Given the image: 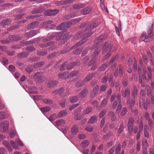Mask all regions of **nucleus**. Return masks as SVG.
Returning <instances> with one entry per match:
<instances>
[{"mask_svg":"<svg viewBox=\"0 0 154 154\" xmlns=\"http://www.w3.org/2000/svg\"><path fill=\"white\" fill-rule=\"evenodd\" d=\"M130 89L128 88H126L124 92L122 94V96L124 97H128L130 94Z\"/></svg>","mask_w":154,"mask_h":154,"instance_id":"nucleus-29","label":"nucleus"},{"mask_svg":"<svg viewBox=\"0 0 154 154\" xmlns=\"http://www.w3.org/2000/svg\"><path fill=\"white\" fill-rule=\"evenodd\" d=\"M82 50V48L77 49L73 51V53L74 54L78 55L80 54Z\"/></svg>","mask_w":154,"mask_h":154,"instance_id":"nucleus-60","label":"nucleus"},{"mask_svg":"<svg viewBox=\"0 0 154 154\" xmlns=\"http://www.w3.org/2000/svg\"><path fill=\"white\" fill-rule=\"evenodd\" d=\"M29 54L28 53L26 52H23L18 54L17 57L20 58H23L26 57Z\"/></svg>","mask_w":154,"mask_h":154,"instance_id":"nucleus-32","label":"nucleus"},{"mask_svg":"<svg viewBox=\"0 0 154 154\" xmlns=\"http://www.w3.org/2000/svg\"><path fill=\"white\" fill-rule=\"evenodd\" d=\"M57 83V82L56 81H51L48 83L47 86L48 87L51 88L54 87Z\"/></svg>","mask_w":154,"mask_h":154,"instance_id":"nucleus-21","label":"nucleus"},{"mask_svg":"<svg viewBox=\"0 0 154 154\" xmlns=\"http://www.w3.org/2000/svg\"><path fill=\"white\" fill-rule=\"evenodd\" d=\"M142 141L143 148H147L148 146V144L147 140L145 139H143Z\"/></svg>","mask_w":154,"mask_h":154,"instance_id":"nucleus-33","label":"nucleus"},{"mask_svg":"<svg viewBox=\"0 0 154 154\" xmlns=\"http://www.w3.org/2000/svg\"><path fill=\"white\" fill-rule=\"evenodd\" d=\"M84 84L83 81H79L76 82L75 86L76 87H79L82 86Z\"/></svg>","mask_w":154,"mask_h":154,"instance_id":"nucleus-47","label":"nucleus"},{"mask_svg":"<svg viewBox=\"0 0 154 154\" xmlns=\"http://www.w3.org/2000/svg\"><path fill=\"white\" fill-rule=\"evenodd\" d=\"M118 68L119 69V75L120 77H122L123 75V67L121 64H119L118 66Z\"/></svg>","mask_w":154,"mask_h":154,"instance_id":"nucleus-37","label":"nucleus"},{"mask_svg":"<svg viewBox=\"0 0 154 154\" xmlns=\"http://www.w3.org/2000/svg\"><path fill=\"white\" fill-rule=\"evenodd\" d=\"M42 101L45 103L48 104H51L53 103L52 100L49 99L44 98L42 99Z\"/></svg>","mask_w":154,"mask_h":154,"instance_id":"nucleus-34","label":"nucleus"},{"mask_svg":"<svg viewBox=\"0 0 154 154\" xmlns=\"http://www.w3.org/2000/svg\"><path fill=\"white\" fill-rule=\"evenodd\" d=\"M85 130L89 132H92L93 131V127L91 126H88L85 128Z\"/></svg>","mask_w":154,"mask_h":154,"instance_id":"nucleus-63","label":"nucleus"},{"mask_svg":"<svg viewBox=\"0 0 154 154\" xmlns=\"http://www.w3.org/2000/svg\"><path fill=\"white\" fill-rule=\"evenodd\" d=\"M76 63L75 62H72L69 64H67V63L66 65V68L67 70L70 69L72 68L76 64Z\"/></svg>","mask_w":154,"mask_h":154,"instance_id":"nucleus-28","label":"nucleus"},{"mask_svg":"<svg viewBox=\"0 0 154 154\" xmlns=\"http://www.w3.org/2000/svg\"><path fill=\"white\" fill-rule=\"evenodd\" d=\"M134 122V119L132 118L129 119L128 125V131L130 134L133 132V125Z\"/></svg>","mask_w":154,"mask_h":154,"instance_id":"nucleus-5","label":"nucleus"},{"mask_svg":"<svg viewBox=\"0 0 154 154\" xmlns=\"http://www.w3.org/2000/svg\"><path fill=\"white\" fill-rule=\"evenodd\" d=\"M74 0H69L66 1H59L56 2L55 4L58 5H62L67 4H70L72 3Z\"/></svg>","mask_w":154,"mask_h":154,"instance_id":"nucleus-12","label":"nucleus"},{"mask_svg":"<svg viewBox=\"0 0 154 154\" xmlns=\"http://www.w3.org/2000/svg\"><path fill=\"white\" fill-rule=\"evenodd\" d=\"M106 36H105L104 35H101L100 36L97 37L96 38V40L98 42H100L104 39Z\"/></svg>","mask_w":154,"mask_h":154,"instance_id":"nucleus-49","label":"nucleus"},{"mask_svg":"<svg viewBox=\"0 0 154 154\" xmlns=\"http://www.w3.org/2000/svg\"><path fill=\"white\" fill-rule=\"evenodd\" d=\"M135 102L134 99H131L130 98L128 99L127 100V104L129 105V106L131 108L134 105Z\"/></svg>","mask_w":154,"mask_h":154,"instance_id":"nucleus-16","label":"nucleus"},{"mask_svg":"<svg viewBox=\"0 0 154 154\" xmlns=\"http://www.w3.org/2000/svg\"><path fill=\"white\" fill-rule=\"evenodd\" d=\"M145 91L143 89H141L140 92V97L142 99H143L145 97Z\"/></svg>","mask_w":154,"mask_h":154,"instance_id":"nucleus-57","label":"nucleus"},{"mask_svg":"<svg viewBox=\"0 0 154 154\" xmlns=\"http://www.w3.org/2000/svg\"><path fill=\"white\" fill-rule=\"evenodd\" d=\"M59 10L57 9L55 10H48L45 11V14L47 16L54 15L58 13Z\"/></svg>","mask_w":154,"mask_h":154,"instance_id":"nucleus-6","label":"nucleus"},{"mask_svg":"<svg viewBox=\"0 0 154 154\" xmlns=\"http://www.w3.org/2000/svg\"><path fill=\"white\" fill-rule=\"evenodd\" d=\"M79 127L77 125H74L72 127L71 131L73 134H76L78 132Z\"/></svg>","mask_w":154,"mask_h":154,"instance_id":"nucleus-18","label":"nucleus"},{"mask_svg":"<svg viewBox=\"0 0 154 154\" xmlns=\"http://www.w3.org/2000/svg\"><path fill=\"white\" fill-rule=\"evenodd\" d=\"M88 93V92L87 89L85 88L79 93V97L82 98H84L87 96Z\"/></svg>","mask_w":154,"mask_h":154,"instance_id":"nucleus-14","label":"nucleus"},{"mask_svg":"<svg viewBox=\"0 0 154 154\" xmlns=\"http://www.w3.org/2000/svg\"><path fill=\"white\" fill-rule=\"evenodd\" d=\"M11 21L9 19H6L0 22V25L4 27L6 25H9L11 23Z\"/></svg>","mask_w":154,"mask_h":154,"instance_id":"nucleus-10","label":"nucleus"},{"mask_svg":"<svg viewBox=\"0 0 154 154\" xmlns=\"http://www.w3.org/2000/svg\"><path fill=\"white\" fill-rule=\"evenodd\" d=\"M43 11V9L42 8H38L34 9L31 11L32 14H36L42 12Z\"/></svg>","mask_w":154,"mask_h":154,"instance_id":"nucleus-30","label":"nucleus"},{"mask_svg":"<svg viewBox=\"0 0 154 154\" xmlns=\"http://www.w3.org/2000/svg\"><path fill=\"white\" fill-rule=\"evenodd\" d=\"M44 64L43 62H41L35 63L33 66L35 68H38L43 66Z\"/></svg>","mask_w":154,"mask_h":154,"instance_id":"nucleus-38","label":"nucleus"},{"mask_svg":"<svg viewBox=\"0 0 154 154\" xmlns=\"http://www.w3.org/2000/svg\"><path fill=\"white\" fill-rule=\"evenodd\" d=\"M42 72H37L33 76V78L37 82H41L42 80Z\"/></svg>","mask_w":154,"mask_h":154,"instance_id":"nucleus-7","label":"nucleus"},{"mask_svg":"<svg viewBox=\"0 0 154 154\" xmlns=\"http://www.w3.org/2000/svg\"><path fill=\"white\" fill-rule=\"evenodd\" d=\"M94 75V74L93 73L88 74L86 76L85 78L84 79V81L86 82H88L93 78Z\"/></svg>","mask_w":154,"mask_h":154,"instance_id":"nucleus-25","label":"nucleus"},{"mask_svg":"<svg viewBox=\"0 0 154 154\" xmlns=\"http://www.w3.org/2000/svg\"><path fill=\"white\" fill-rule=\"evenodd\" d=\"M38 17V15H29L27 16L26 19L20 21V23H23L27 21L28 20L33 19Z\"/></svg>","mask_w":154,"mask_h":154,"instance_id":"nucleus-17","label":"nucleus"},{"mask_svg":"<svg viewBox=\"0 0 154 154\" xmlns=\"http://www.w3.org/2000/svg\"><path fill=\"white\" fill-rule=\"evenodd\" d=\"M132 94L133 97H136L137 95V89L136 86H134L132 90Z\"/></svg>","mask_w":154,"mask_h":154,"instance_id":"nucleus-31","label":"nucleus"},{"mask_svg":"<svg viewBox=\"0 0 154 154\" xmlns=\"http://www.w3.org/2000/svg\"><path fill=\"white\" fill-rule=\"evenodd\" d=\"M85 5L84 4H79L74 5L73 6V8L76 9H79L84 7Z\"/></svg>","mask_w":154,"mask_h":154,"instance_id":"nucleus-35","label":"nucleus"},{"mask_svg":"<svg viewBox=\"0 0 154 154\" xmlns=\"http://www.w3.org/2000/svg\"><path fill=\"white\" fill-rule=\"evenodd\" d=\"M51 109L48 106L43 107L40 108V109L42 112H46L49 111Z\"/></svg>","mask_w":154,"mask_h":154,"instance_id":"nucleus-40","label":"nucleus"},{"mask_svg":"<svg viewBox=\"0 0 154 154\" xmlns=\"http://www.w3.org/2000/svg\"><path fill=\"white\" fill-rule=\"evenodd\" d=\"M37 32L36 30H32L31 31L26 33L25 36L27 38H31L36 35Z\"/></svg>","mask_w":154,"mask_h":154,"instance_id":"nucleus-11","label":"nucleus"},{"mask_svg":"<svg viewBox=\"0 0 154 154\" xmlns=\"http://www.w3.org/2000/svg\"><path fill=\"white\" fill-rule=\"evenodd\" d=\"M10 143L14 149L17 150L19 149L18 145L15 143L14 141L13 140H11L10 141Z\"/></svg>","mask_w":154,"mask_h":154,"instance_id":"nucleus-48","label":"nucleus"},{"mask_svg":"<svg viewBox=\"0 0 154 154\" xmlns=\"http://www.w3.org/2000/svg\"><path fill=\"white\" fill-rule=\"evenodd\" d=\"M67 113L66 111L65 110H63L60 111L57 115V117L60 118L62 117L66 116L67 115Z\"/></svg>","mask_w":154,"mask_h":154,"instance_id":"nucleus-26","label":"nucleus"},{"mask_svg":"<svg viewBox=\"0 0 154 154\" xmlns=\"http://www.w3.org/2000/svg\"><path fill=\"white\" fill-rule=\"evenodd\" d=\"M55 36L56 37V39L57 40H59L60 39L61 37V34L60 33H53L50 37L48 38H43L42 39V41L43 42H45L51 40Z\"/></svg>","mask_w":154,"mask_h":154,"instance_id":"nucleus-3","label":"nucleus"},{"mask_svg":"<svg viewBox=\"0 0 154 154\" xmlns=\"http://www.w3.org/2000/svg\"><path fill=\"white\" fill-rule=\"evenodd\" d=\"M153 24H150L149 25L148 29V35H146V32H144L142 35L139 40L140 41H143L145 42H148L151 41L153 39Z\"/></svg>","mask_w":154,"mask_h":154,"instance_id":"nucleus-1","label":"nucleus"},{"mask_svg":"<svg viewBox=\"0 0 154 154\" xmlns=\"http://www.w3.org/2000/svg\"><path fill=\"white\" fill-rule=\"evenodd\" d=\"M109 115L111 116V119L112 121H114L116 120V116L114 112H109Z\"/></svg>","mask_w":154,"mask_h":154,"instance_id":"nucleus-54","label":"nucleus"},{"mask_svg":"<svg viewBox=\"0 0 154 154\" xmlns=\"http://www.w3.org/2000/svg\"><path fill=\"white\" fill-rule=\"evenodd\" d=\"M121 146L120 144L117 145L116 150V154H119L121 150Z\"/></svg>","mask_w":154,"mask_h":154,"instance_id":"nucleus-62","label":"nucleus"},{"mask_svg":"<svg viewBox=\"0 0 154 154\" xmlns=\"http://www.w3.org/2000/svg\"><path fill=\"white\" fill-rule=\"evenodd\" d=\"M92 110V109L90 107H87L84 112V113L85 114H88L91 112Z\"/></svg>","mask_w":154,"mask_h":154,"instance_id":"nucleus-55","label":"nucleus"},{"mask_svg":"<svg viewBox=\"0 0 154 154\" xmlns=\"http://www.w3.org/2000/svg\"><path fill=\"white\" fill-rule=\"evenodd\" d=\"M86 40L87 39L85 38L82 39L81 41L79 42L75 45L72 46V48H75L78 47L79 46H80V45L84 43L86 41Z\"/></svg>","mask_w":154,"mask_h":154,"instance_id":"nucleus-20","label":"nucleus"},{"mask_svg":"<svg viewBox=\"0 0 154 154\" xmlns=\"http://www.w3.org/2000/svg\"><path fill=\"white\" fill-rule=\"evenodd\" d=\"M107 65L106 63L103 64L99 68V70L102 71L105 70L107 67Z\"/></svg>","mask_w":154,"mask_h":154,"instance_id":"nucleus-64","label":"nucleus"},{"mask_svg":"<svg viewBox=\"0 0 154 154\" xmlns=\"http://www.w3.org/2000/svg\"><path fill=\"white\" fill-rule=\"evenodd\" d=\"M106 110L105 109H103L100 112L99 114V117L100 118L102 117L105 114Z\"/></svg>","mask_w":154,"mask_h":154,"instance_id":"nucleus-59","label":"nucleus"},{"mask_svg":"<svg viewBox=\"0 0 154 154\" xmlns=\"http://www.w3.org/2000/svg\"><path fill=\"white\" fill-rule=\"evenodd\" d=\"M113 135V134L111 132L108 133L104 135L103 137V139L104 140L108 139L111 136Z\"/></svg>","mask_w":154,"mask_h":154,"instance_id":"nucleus-44","label":"nucleus"},{"mask_svg":"<svg viewBox=\"0 0 154 154\" xmlns=\"http://www.w3.org/2000/svg\"><path fill=\"white\" fill-rule=\"evenodd\" d=\"M99 89V86L97 85L95 86L91 92L90 96L91 97H94L97 94Z\"/></svg>","mask_w":154,"mask_h":154,"instance_id":"nucleus-13","label":"nucleus"},{"mask_svg":"<svg viewBox=\"0 0 154 154\" xmlns=\"http://www.w3.org/2000/svg\"><path fill=\"white\" fill-rule=\"evenodd\" d=\"M97 120V117L96 116H91L88 120V122L89 123L92 124L95 123Z\"/></svg>","mask_w":154,"mask_h":154,"instance_id":"nucleus-27","label":"nucleus"},{"mask_svg":"<svg viewBox=\"0 0 154 154\" xmlns=\"http://www.w3.org/2000/svg\"><path fill=\"white\" fill-rule=\"evenodd\" d=\"M146 89L147 91V94L148 96H151L152 95L153 92L152 90L150 88V86L148 85L146 86Z\"/></svg>","mask_w":154,"mask_h":154,"instance_id":"nucleus-19","label":"nucleus"},{"mask_svg":"<svg viewBox=\"0 0 154 154\" xmlns=\"http://www.w3.org/2000/svg\"><path fill=\"white\" fill-rule=\"evenodd\" d=\"M78 74V71L77 70L73 71L69 74L68 77L69 78L73 77L77 75Z\"/></svg>","mask_w":154,"mask_h":154,"instance_id":"nucleus-41","label":"nucleus"},{"mask_svg":"<svg viewBox=\"0 0 154 154\" xmlns=\"http://www.w3.org/2000/svg\"><path fill=\"white\" fill-rule=\"evenodd\" d=\"M8 126L9 123L7 121H3L0 125V130L3 132L5 131L8 129Z\"/></svg>","mask_w":154,"mask_h":154,"instance_id":"nucleus-4","label":"nucleus"},{"mask_svg":"<svg viewBox=\"0 0 154 154\" xmlns=\"http://www.w3.org/2000/svg\"><path fill=\"white\" fill-rule=\"evenodd\" d=\"M147 125H145L144 126V134L145 137L148 138L149 136V134L147 130Z\"/></svg>","mask_w":154,"mask_h":154,"instance_id":"nucleus-43","label":"nucleus"},{"mask_svg":"<svg viewBox=\"0 0 154 154\" xmlns=\"http://www.w3.org/2000/svg\"><path fill=\"white\" fill-rule=\"evenodd\" d=\"M108 100L107 99L104 98V99L102 101L101 104V107H105L107 103Z\"/></svg>","mask_w":154,"mask_h":154,"instance_id":"nucleus-52","label":"nucleus"},{"mask_svg":"<svg viewBox=\"0 0 154 154\" xmlns=\"http://www.w3.org/2000/svg\"><path fill=\"white\" fill-rule=\"evenodd\" d=\"M33 42L32 41H23L22 43L21 44V45H14V48L15 49H17V48H21V46H24L25 45H26L28 44L32 43Z\"/></svg>","mask_w":154,"mask_h":154,"instance_id":"nucleus-9","label":"nucleus"},{"mask_svg":"<svg viewBox=\"0 0 154 154\" xmlns=\"http://www.w3.org/2000/svg\"><path fill=\"white\" fill-rule=\"evenodd\" d=\"M91 8L90 7H86L81 11V12L83 14H86L89 13L91 11Z\"/></svg>","mask_w":154,"mask_h":154,"instance_id":"nucleus-24","label":"nucleus"},{"mask_svg":"<svg viewBox=\"0 0 154 154\" xmlns=\"http://www.w3.org/2000/svg\"><path fill=\"white\" fill-rule=\"evenodd\" d=\"M122 108V105L121 102H119V103L117 109L116 110V112L117 113H119L121 110Z\"/></svg>","mask_w":154,"mask_h":154,"instance_id":"nucleus-53","label":"nucleus"},{"mask_svg":"<svg viewBox=\"0 0 154 154\" xmlns=\"http://www.w3.org/2000/svg\"><path fill=\"white\" fill-rule=\"evenodd\" d=\"M118 56L117 55H116L115 56L113 57L109 62V64H111L113 63L115 61L118 60Z\"/></svg>","mask_w":154,"mask_h":154,"instance_id":"nucleus-50","label":"nucleus"},{"mask_svg":"<svg viewBox=\"0 0 154 154\" xmlns=\"http://www.w3.org/2000/svg\"><path fill=\"white\" fill-rule=\"evenodd\" d=\"M65 123V121L63 119H60L56 122V125L57 126L61 125Z\"/></svg>","mask_w":154,"mask_h":154,"instance_id":"nucleus-51","label":"nucleus"},{"mask_svg":"<svg viewBox=\"0 0 154 154\" xmlns=\"http://www.w3.org/2000/svg\"><path fill=\"white\" fill-rule=\"evenodd\" d=\"M3 145L5 146L10 151H11L12 148L10 145L9 143L7 141H4L3 143Z\"/></svg>","mask_w":154,"mask_h":154,"instance_id":"nucleus-45","label":"nucleus"},{"mask_svg":"<svg viewBox=\"0 0 154 154\" xmlns=\"http://www.w3.org/2000/svg\"><path fill=\"white\" fill-rule=\"evenodd\" d=\"M47 54V52L44 50H40L37 52V54L39 56H44Z\"/></svg>","mask_w":154,"mask_h":154,"instance_id":"nucleus-56","label":"nucleus"},{"mask_svg":"<svg viewBox=\"0 0 154 154\" xmlns=\"http://www.w3.org/2000/svg\"><path fill=\"white\" fill-rule=\"evenodd\" d=\"M9 38L11 40H20L21 37L17 35H11L9 37Z\"/></svg>","mask_w":154,"mask_h":154,"instance_id":"nucleus-22","label":"nucleus"},{"mask_svg":"<svg viewBox=\"0 0 154 154\" xmlns=\"http://www.w3.org/2000/svg\"><path fill=\"white\" fill-rule=\"evenodd\" d=\"M39 23L38 22L34 21L29 24L27 27L28 29H31L35 28L38 24Z\"/></svg>","mask_w":154,"mask_h":154,"instance_id":"nucleus-15","label":"nucleus"},{"mask_svg":"<svg viewBox=\"0 0 154 154\" xmlns=\"http://www.w3.org/2000/svg\"><path fill=\"white\" fill-rule=\"evenodd\" d=\"M100 50L98 49H95L94 51L92 53L91 57L93 59H95L98 55L99 53L100 52Z\"/></svg>","mask_w":154,"mask_h":154,"instance_id":"nucleus-23","label":"nucleus"},{"mask_svg":"<svg viewBox=\"0 0 154 154\" xmlns=\"http://www.w3.org/2000/svg\"><path fill=\"white\" fill-rule=\"evenodd\" d=\"M7 116L6 113L4 112H0V119H4L6 118Z\"/></svg>","mask_w":154,"mask_h":154,"instance_id":"nucleus-58","label":"nucleus"},{"mask_svg":"<svg viewBox=\"0 0 154 154\" xmlns=\"http://www.w3.org/2000/svg\"><path fill=\"white\" fill-rule=\"evenodd\" d=\"M143 73L142 74V77L143 79H145L147 81H149L150 80L152 79V73H149L148 74V77L149 79H146L145 75L146 73V70L145 68H143Z\"/></svg>","mask_w":154,"mask_h":154,"instance_id":"nucleus-8","label":"nucleus"},{"mask_svg":"<svg viewBox=\"0 0 154 154\" xmlns=\"http://www.w3.org/2000/svg\"><path fill=\"white\" fill-rule=\"evenodd\" d=\"M69 100L71 103H74L78 101V97L75 96H72L70 98Z\"/></svg>","mask_w":154,"mask_h":154,"instance_id":"nucleus-46","label":"nucleus"},{"mask_svg":"<svg viewBox=\"0 0 154 154\" xmlns=\"http://www.w3.org/2000/svg\"><path fill=\"white\" fill-rule=\"evenodd\" d=\"M89 144V142L87 140H84L81 143V146L83 147H86Z\"/></svg>","mask_w":154,"mask_h":154,"instance_id":"nucleus-39","label":"nucleus"},{"mask_svg":"<svg viewBox=\"0 0 154 154\" xmlns=\"http://www.w3.org/2000/svg\"><path fill=\"white\" fill-rule=\"evenodd\" d=\"M67 72H65L63 73L59 74L58 75L59 77L61 79H64L68 77L67 75Z\"/></svg>","mask_w":154,"mask_h":154,"instance_id":"nucleus-36","label":"nucleus"},{"mask_svg":"<svg viewBox=\"0 0 154 154\" xmlns=\"http://www.w3.org/2000/svg\"><path fill=\"white\" fill-rule=\"evenodd\" d=\"M26 49L30 52L33 51L35 50V48L32 46H28L26 48Z\"/></svg>","mask_w":154,"mask_h":154,"instance_id":"nucleus-61","label":"nucleus"},{"mask_svg":"<svg viewBox=\"0 0 154 154\" xmlns=\"http://www.w3.org/2000/svg\"><path fill=\"white\" fill-rule=\"evenodd\" d=\"M112 47V45L108 43H106L103 47L102 53L103 54L107 53L104 56L103 59L104 60L107 59L112 54L111 49Z\"/></svg>","mask_w":154,"mask_h":154,"instance_id":"nucleus-2","label":"nucleus"},{"mask_svg":"<svg viewBox=\"0 0 154 154\" xmlns=\"http://www.w3.org/2000/svg\"><path fill=\"white\" fill-rule=\"evenodd\" d=\"M63 25L64 28L66 29L70 27L72 25V23L70 22H64L62 23Z\"/></svg>","mask_w":154,"mask_h":154,"instance_id":"nucleus-42","label":"nucleus"}]
</instances>
